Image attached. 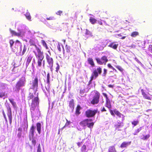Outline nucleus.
Wrapping results in <instances>:
<instances>
[{
	"instance_id": "1",
	"label": "nucleus",
	"mask_w": 152,
	"mask_h": 152,
	"mask_svg": "<svg viewBox=\"0 0 152 152\" xmlns=\"http://www.w3.org/2000/svg\"><path fill=\"white\" fill-rule=\"evenodd\" d=\"M32 46H34L35 48V49L33 50V52L37 58L36 61H35V60L34 59L33 62L36 64L37 68H40L42 66L44 58L43 52L42 51L41 49L36 45V43Z\"/></svg>"
},
{
	"instance_id": "2",
	"label": "nucleus",
	"mask_w": 152,
	"mask_h": 152,
	"mask_svg": "<svg viewBox=\"0 0 152 152\" xmlns=\"http://www.w3.org/2000/svg\"><path fill=\"white\" fill-rule=\"evenodd\" d=\"M100 93L97 91H94L92 98L89 99L90 103L94 105L98 104L100 101Z\"/></svg>"
},
{
	"instance_id": "3",
	"label": "nucleus",
	"mask_w": 152,
	"mask_h": 152,
	"mask_svg": "<svg viewBox=\"0 0 152 152\" xmlns=\"http://www.w3.org/2000/svg\"><path fill=\"white\" fill-rule=\"evenodd\" d=\"M97 113V109L94 110L88 109L85 112V115L87 118H92L94 117Z\"/></svg>"
},
{
	"instance_id": "4",
	"label": "nucleus",
	"mask_w": 152,
	"mask_h": 152,
	"mask_svg": "<svg viewBox=\"0 0 152 152\" xmlns=\"http://www.w3.org/2000/svg\"><path fill=\"white\" fill-rule=\"evenodd\" d=\"M46 58L48 64L47 66L49 67L51 70L52 71L53 64V59L49 54L47 53H46Z\"/></svg>"
},
{
	"instance_id": "5",
	"label": "nucleus",
	"mask_w": 152,
	"mask_h": 152,
	"mask_svg": "<svg viewBox=\"0 0 152 152\" xmlns=\"http://www.w3.org/2000/svg\"><path fill=\"white\" fill-rule=\"evenodd\" d=\"M102 72V68L100 67H98L96 69L93 70L91 77L95 79L99 75L101 74Z\"/></svg>"
},
{
	"instance_id": "6",
	"label": "nucleus",
	"mask_w": 152,
	"mask_h": 152,
	"mask_svg": "<svg viewBox=\"0 0 152 152\" xmlns=\"http://www.w3.org/2000/svg\"><path fill=\"white\" fill-rule=\"evenodd\" d=\"M102 72V68L100 67H98L96 69L93 70L91 77L95 79L99 75L101 74Z\"/></svg>"
},
{
	"instance_id": "7",
	"label": "nucleus",
	"mask_w": 152,
	"mask_h": 152,
	"mask_svg": "<svg viewBox=\"0 0 152 152\" xmlns=\"http://www.w3.org/2000/svg\"><path fill=\"white\" fill-rule=\"evenodd\" d=\"M97 64L100 65L106 64V63L108 61V59L106 56H102L100 59L99 58H96L95 59Z\"/></svg>"
},
{
	"instance_id": "8",
	"label": "nucleus",
	"mask_w": 152,
	"mask_h": 152,
	"mask_svg": "<svg viewBox=\"0 0 152 152\" xmlns=\"http://www.w3.org/2000/svg\"><path fill=\"white\" fill-rule=\"evenodd\" d=\"M26 80L24 78L23 79H20L17 83L15 85V88L18 91L20 89V87L24 86L25 84Z\"/></svg>"
},
{
	"instance_id": "9",
	"label": "nucleus",
	"mask_w": 152,
	"mask_h": 152,
	"mask_svg": "<svg viewBox=\"0 0 152 152\" xmlns=\"http://www.w3.org/2000/svg\"><path fill=\"white\" fill-rule=\"evenodd\" d=\"M114 112L117 116V117L116 118L117 119H119L121 118V119L122 121H124V115L121 113L119 111L115 110H114Z\"/></svg>"
},
{
	"instance_id": "10",
	"label": "nucleus",
	"mask_w": 152,
	"mask_h": 152,
	"mask_svg": "<svg viewBox=\"0 0 152 152\" xmlns=\"http://www.w3.org/2000/svg\"><path fill=\"white\" fill-rule=\"evenodd\" d=\"M47 83L48 84V85L47 87H45V88L48 91V93H50V75L49 73H48L47 74Z\"/></svg>"
},
{
	"instance_id": "11",
	"label": "nucleus",
	"mask_w": 152,
	"mask_h": 152,
	"mask_svg": "<svg viewBox=\"0 0 152 152\" xmlns=\"http://www.w3.org/2000/svg\"><path fill=\"white\" fill-rule=\"evenodd\" d=\"M32 86L33 89H37L38 87V78L37 76L35 77L34 80L32 81Z\"/></svg>"
},
{
	"instance_id": "12",
	"label": "nucleus",
	"mask_w": 152,
	"mask_h": 152,
	"mask_svg": "<svg viewBox=\"0 0 152 152\" xmlns=\"http://www.w3.org/2000/svg\"><path fill=\"white\" fill-rule=\"evenodd\" d=\"M7 115L10 120V123L11 124L12 122V117L11 108L9 106L7 107Z\"/></svg>"
},
{
	"instance_id": "13",
	"label": "nucleus",
	"mask_w": 152,
	"mask_h": 152,
	"mask_svg": "<svg viewBox=\"0 0 152 152\" xmlns=\"http://www.w3.org/2000/svg\"><path fill=\"white\" fill-rule=\"evenodd\" d=\"M141 92L144 98L149 100H151V97L145 92V91L143 89L141 90Z\"/></svg>"
},
{
	"instance_id": "14",
	"label": "nucleus",
	"mask_w": 152,
	"mask_h": 152,
	"mask_svg": "<svg viewBox=\"0 0 152 152\" xmlns=\"http://www.w3.org/2000/svg\"><path fill=\"white\" fill-rule=\"evenodd\" d=\"M39 99L38 97V93H37V97H35L32 100V103L31 104H34L36 105L37 106L39 104Z\"/></svg>"
},
{
	"instance_id": "15",
	"label": "nucleus",
	"mask_w": 152,
	"mask_h": 152,
	"mask_svg": "<svg viewBox=\"0 0 152 152\" xmlns=\"http://www.w3.org/2000/svg\"><path fill=\"white\" fill-rule=\"evenodd\" d=\"M33 58L32 56L31 55L27 56L26 61V65L27 67L30 63Z\"/></svg>"
},
{
	"instance_id": "16",
	"label": "nucleus",
	"mask_w": 152,
	"mask_h": 152,
	"mask_svg": "<svg viewBox=\"0 0 152 152\" xmlns=\"http://www.w3.org/2000/svg\"><path fill=\"white\" fill-rule=\"evenodd\" d=\"M75 104L74 102V100L73 99H72L69 103V107L71 109L72 111H73L74 108Z\"/></svg>"
},
{
	"instance_id": "17",
	"label": "nucleus",
	"mask_w": 152,
	"mask_h": 152,
	"mask_svg": "<svg viewBox=\"0 0 152 152\" xmlns=\"http://www.w3.org/2000/svg\"><path fill=\"white\" fill-rule=\"evenodd\" d=\"M87 61L88 64L91 65L92 67L95 66V65L94 62V61L92 58H88L87 59Z\"/></svg>"
},
{
	"instance_id": "18",
	"label": "nucleus",
	"mask_w": 152,
	"mask_h": 152,
	"mask_svg": "<svg viewBox=\"0 0 152 152\" xmlns=\"http://www.w3.org/2000/svg\"><path fill=\"white\" fill-rule=\"evenodd\" d=\"M35 131V127L33 125L31 127L29 130V135L33 137L34 135V132Z\"/></svg>"
},
{
	"instance_id": "19",
	"label": "nucleus",
	"mask_w": 152,
	"mask_h": 152,
	"mask_svg": "<svg viewBox=\"0 0 152 152\" xmlns=\"http://www.w3.org/2000/svg\"><path fill=\"white\" fill-rule=\"evenodd\" d=\"M131 143V142H123L121 145L120 147L121 148H126L128 145H130Z\"/></svg>"
},
{
	"instance_id": "20",
	"label": "nucleus",
	"mask_w": 152,
	"mask_h": 152,
	"mask_svg": "<svg viewBox=\"0 0 152 152\" xmlns=\"http://www.w3.org/2000/svg\"><path fill=\"white\" fill-rule=\"evenodd\" d=\"M37 130L38 134H40L41 132V125L40 123H37L36 124Z\"/></svg>"
},
{
	"instance_id": "21",
	"label": "nucleus",
	"mask_w": 152,
	"mask_h": 152,
	"mask_svg": "<svg viewBox=\"0 0 152 152\" xmlns=\"http://www.w3.org/2000/svg\"><path fill=\"white\" fill-rule=\"evenodd\" d=\"M124 126L123 123L122 122H118L114 125V127L116 129H118L120 127Z\"/></svg>"
},
{
	"instance_id": "22",
	"label": "nucleus",
	"mask_w": 152,
	"mask_h": 152,
	"mask_svg": "<svg viewBox=\"0 0 152 152\" xmlns=\"http://www.w3.org/2000/svg\"><path fill=\"white\" fill-rule=\"evenodd\" d=\"M81 108L80 105H77L76 109L75 114L77 115H78L80 113V110Z\"/></svg>"
},
{
	"instance_id": "23",
	"label": "nucleus",
	"mask_w": 152,
	"mask_h": 152,
	"mask_svg": "<svg viewBox=\"0 0 152 152\" xmlns=\"http://www.w3.org/2000/svg\"><path fill=\"white\" fill-rule=\"evenodd\" d=\"M10 31L11 33L13 35L17 36L18 37L20 36L21 35V32H20L19 33H17L15 31L12 30L11 29L10 30Z\"/></svg>"
},
{
	"instance_id": "24",
	"label": "nucleus",
	"mask_w": 152,
	"mask_h": 152,
	"mask_svg": "<svg viewBox=\"0 0 152 152\" xmlns=\"http://www.w3.org/2000/svg\"><path fill=\"white\" fill-rule=\"evenodd\" d=\"M142 128V127H140L135 129L134 132L133 133V134L134 135H137L138 133L141 130Z\"/></svg>"
},
{
	"instance_id": "25",
	"label": "nucleus",
	"mask_w": 152,
	"mask_h": 152,
	"mask_svg": "<svg viewBox=\"0 0 152 152\" xmlns=\"http://www.w3.org/2000/svg\"><path fill=\"white\" fill-rule=\"evenodd\" d=\"M105 106L109 109L111 108V105L109 99L106 100Z\"/></svg>"
},
{
	"instance_id": "26",
	"label": "nucleus",
	"mask_w": 152,
	"mask_h": 152,
	"mask_svg": "<svg viewBox=\"0 0 152 152\" xmlns=\"http://www.w3.org/2000/svg\"><path fill=\"white\" fill-rule=\"evenodd\" d=\"M80 151L82 152H87L86 145L85 144L83 145L81 147Z\"/></svg>"
},
{
	"instance_id": "27",
	"label": "nucleus",
	"mask_w": 152,
	"mask_h": 152,
	"mask_svg": "<svg viewBox=\"0 0 152 152\" xmlns=\"http://www.w3.org/2000/svg\"><path fill=\"white\" fill-rule=\"evenodd\" d=\"M139 35V33L137 31H133L131 33V36L133 37H135Z\"/></svg>"
},
{
	"instance_id": "28",
	"label": "nucleus",
	"mask_w": 152,
	"mask_h": 152,
	"mask_svg": "<svg viewBox=\"0 0 152 152\" xmlns=\"http://www.w3.org/2000/svg\"><path fill=\"white\" fill-rule=\"evenodd\" d=\"M86 119H84L80 122V125L82 126H86Z\"/></svg>"
},
{
	"instance_id": "29",
	"label": "nucleus",
	"mask_w": 152,
	"mask_h": 152,
	"mask_svg": "<svg viewBox=\"0 0 152 152\" xmlns=\"http://www.w3.org/2000/svg\"><path fill=\"white\" fill-rule=\"evenodd\" d=\"M109 152H116L115 148L114 146L110 147L108 149Z\"/></svg>"
},
{
	"instance_id": "30",
	"label": "nucleus",
	"mask_w": 152,
	"mask_h": 152,
	"mask_svg": "<svg viewBox=\"0 0 152 152\" xmlns=\"http://www.w3.org/2000/svg\"><path fill=\"white\" fill-rule=\"evenodd\" d=\"M89 21L92 24H94L96 23L97 20L92 17H91L89 19Z\"/></svg>"
},
{
	"instance_id": "31",
	"label": "nucleus",
	"mask_w": 152,
	"mask_h": 152,
	"mask_svg": "<svg viewBox=\"0 0 152 152\" xmlns=\"http://www.w3.org/2000/svg\"><path fill=\"white\" fill-rule=\"evenodd\" d=\"M37 106L36 105L31 104V107L30 109L31 112H32L35 110L36 107Z\"/></svg>"
},
{
	"instance_id": "32",
	"label": "nucleus",
	"mask_w": 152,
	"mask_h": 152,
	"mask_svg": "<svg viewBox=\"0 0 152 152\" xmlns=\"http://www.w3.org/2000/svg\"><path fill=\"white\" fill-rule=\"evenodd\" d=\"M25 15L27 19L29 20H31V17L30 13L28 12H27Z\"/></svg>"
},
{
	"instance_id": "33",
	"label": "nucleus",
	"mask_w": 152,
	"mask_h": 152,
	"mask_svg": "<svg viewBox=\"0 0 152 152\" xmlns=\"http://www.w3.org/2000/svg\"><path fill=\"white\" fill-rule=\"evenodd\" d=\"M9 100L11 103L12 104L13 106L14 107H16V102L13 101V99H9Z\"/></svg>"
},
{
	"instance_id": "34",
	"label": "nucleus",
	"mask_w": 152,
	"mask_h": 152,
	"mask_svg": "<svg viewBox=\"0 0 152 152\" xmlns=\"http://www.w3.org/2000/svg\"><path fill=\"white\" fill-rule=\"evenodd\" d=\"M139 123V121L137 120L136 121L134 120L131 122L132 124L134 126L133 127L137 125Z\"/></svg>"
},
{
	"instance_id": "35",
	"label": "nucleus",
	"mask_w": 152,
	"mask_h": 152,
	"mask_svg": "<svg viewBox=\"0 0 152 152\" xmlns=\"http://www.w3.org/2000/svg\"><path fill=\"white\" fill-rule=\"evenodd\" d=\"M43 46L45 47L46 49H48V47L47 45L45 42V41L44 40H42L41 42Z\"/></svg>"
},
{
	"instance_id": "36",
	"label": "nucleus",
	"mask_w": 152,
	"mask_h": 152,
	"mask_svg": "<svg viewBox=\"0 0 152 152\" xmlns=\"http://www.w3.org/2000/svg\"><path fill=\"white\" fill-rule=\"evenodd\" d=\"M150 137L149 134H148L145 136L143 135V137L141 138V139L143 140H145L148 139Z\"/></svg>"
},
{
	"instance_id": "37",
	"label": "nucleus",
	"mask_w": 152,
	"mask_h": 152,
	"mask_svg": "<svg viewBox=\"0 0 152 152\" xmlns=\"http://www.w3.org/2000/svg\"><path fill=\"white\" fill-rule=\"evenodd\" d=\"M26 46L25 45H23V50L22 51L21 53V55H23L25 54V52H26Z\"/></svg>"
},
{
	"instance_id": "38",
	"label": "nucleus",
	"mask_w": 152,
	"mask_h": 152,
	"mask_svg": "<svg viewBox=\"0 0 152 152\" xmlns=\"http://www.w3.org/2000/svg\"><path fill=\"white\" fill-rule=\"evenodd\" d=\"M12 51L16 53H17L18 51V46L17 45V46H15L14 48H12Z\"/></svg>"
},
{
	"instance_id": "39",
	"label": "nucleus",
	"mask_w": 152,
	"mask_h": 152,
	"mask_svg": "<svg viewBox=\"0 0 152 152\" xmlns=\"http://www.w3.org/2000/svg\"><path fill=\"white\" fill-rule=\"evenodd\" d=\"M115 67L119 70L121 72H123L124 69L121 66H115Z\"/></svg>"
},
{
	"instance_id": "40",
	"label": "nucleus",
	"mask_w": 152,
	"mask_h": 152,
	"mask_svg": "<svg viewBox=\"0 0 152 152\" xmlns=\"http://www.w3.org/2000/svg\"><path fill=\"white\" fill-rule=\"evenodd\" d=\"M29 42L30 46H32L36 43L34 41L33 39H30L29 41Z\"/></svg>"
},
{
	"instance_id": "41",
	"label": "nucleus",
	"mask_w": 152,
	"mask_h": 152,
	"mask_svg": "<svg viewBox=\"0 0 152 152\" xmlns=\"http://www.w3.org/2000/svg\"><path fill=\"white\" fill-rule=\"evenodd\" d=\"M66 123L64 126L62 128V129L64 128L65 126H67L70 124L71 122L70 121H68L67 119H66Z\"/></svg>"
},
{
	"instance_id": "42",
	"label": "nucleus",
	"mask_w": 152,
	"mask_h": 152,
	"mask_svg": "<svg viewBox=\"0 0 152 152\" xmlns=\"http://www.w3.org/2000/svg\"><path fill=\"white\" fill-rule=\"evenodd\" d=\"M31 142L32 144L34 146H35L36 145V140L34 138H33L31 140Z\"/></svg>"
},
{
	"instance_id": "43",
	"label": "nucleus",
	"mask_w": 152,
	"mask_h": 152,
	"mask_svg": "<svg viewBox=\"0 0 152 152\" xmlns=\"http://www.w3.org/2000/svg\"><path fill=\"white\" fill-rule=\"evenodd\" d=\"M92 121V119L91 118L90 119H86V126H88V125L89 122H91Z\"/></svg>"
},
{
	"instance_id": "44",
	"label": "nucleus",
	"mask_w": 152,
	"mask_h": 152,
	"mask_svg": "<svg viewBox=\"0 0 152 152\" xmlns=\"http://www.w3.org/2000/svg\"><path fill=\"white\" fill-rule=\"evenodd\" d=\"M94 123L93 122L90 123L88 125V127L90 128H92L94 125Z\"/></svg>"
},
{
	"instance_id": "45",
	"label": "nucleus",
	"mask_w": 152,
	"mask_h": 152,
	"mask_svg": "<svg viewBox=\"0 0 152 152\" xmlns=\"http://www.w3.org/2000/svg\"><path fill=\"white\" fill-rule=\"evenodd\" d=\"M85 34L86 35H91V33L87 29H86Z\"/></svg>"
},
{
	"instance_id": "46",
	"label": "nucleus",
	"mask_w": 152,
	"mask_h": 152,
	"mask_svg": "<svg viewBox=\"0 0 152 152\" xmlns=\"http://www.w3.org/2000/svg\"><path fill=\"white\" fill-rule=\"evenodd\" d=\"M9 42L10 45V47L11 48H12V46L14 43V42L12 39H11L10 40Z\"/></svg>"
},
{
	"instance_id": "47",
	"label": "nucleus",
	"mask_w": 152,
	"mask_h": 152,
	"mask_svg": "<svg viewBox=\"0 0 152 152\" xmlns=\"http://www.w3.org/2000/svg\"><path fill=\"white\" fill-rule=\"evenodd\" d=\"M34 97V95L33 94L31 93L29 94V96L28 98L29 99H33Z\"/></svg>"
},
{
	"instance_id": "48",
	"label": "nucleus",
	"mask_w": 152,
	"mask_h": 152,
	"mask_svg": "<svg viewBox=\"0 0 152 152\" xmlns=\"http://www.w3.org/2000/svg\"><path fill=\"white\" fill-rule=\"evenodd\" d=\"M107 70L106 69H103V73L102 74L103 76L105 77L107 73Z\"/></svg>"
},
{
	"instance_id": "49",
	"label": "nucleus",
	"mask_w": 152,
	"mask_h": 152,
	"mask_svg": "<svg viewBox=\"0 0 152 152\" xmlns=\"http://www.w3.org/2000/svg\"><path fill=\"white\" fill-rule=\"evenodd\" d=\"M107 66L108 67L111 68L114 70H115V72H116V70L110 64H107Z\"/></svg>"
},
{
	"instance_id": "50",
	"label": "nucleus",
	"mask_w": 152,
	"mask_h": 152,
	"mask_svg": "<svg viewBox=\"0 0 152 152\" xmlns=\"http://www.w3.org/2000/svg\"><path fill=\"white\" fill-rule=\"evenodd\" d=\"M65 48L66 50V51L67 52L69 53L70 52V48L67 45H66Z\"/></svg>"
},
{
	"instance_id": "51",
	"label": "nucleus",
	"mask_w": 152,
	"mask_h": 152,
	"mask_svg": "<svg viewBox=\"0 0 152 152\" xmlns=\"http://www.w3.org/2000/svg\"><path fill=\"white\" fill-rule=\"evenodd\" d=\"M37 152H41L40 144H39L38 146Z\"/></svg>"
},
{
	"instance_id": "52",
	"label": "nucleus",
	"mask_w": 152,
	"mask_h": 152,
	"mask_svg": "<svg viewBox=\"0 0 152 152\" xmlns=\"http://www.w3.org/2000/svg\"><path fill=\"white\" fill-rule=\"evenodd\" d=\"M62 11L61 10H59L56 13V14L57 15L60 16L61 15V14H62Z\"/></svg>"
},
{
	"instance_id": "53",
	"label": "nucleus",
	"mask_w": 152,
	"mask_h": 152,
	"mask_svg": "<svg viewBox=\"0 0 152 152\" xmlns=\"http://www.w3.org/2000/svg\"><path fill=\"white\" fill-rule=\"evenodd\" d=\"M46 19L48 20H52L54 19V17L53 16H50L47 18Z\"/></svg>"
},
{
	"instance_id": "54",
	"label": "nucleus",
	"mask_w": 152,
	"mask_h": 152,
	"mask_svg": "<svg viewBox=\"0 0 152 152\" xmlns=\"http://www.w3.org/2000/svg\"><path fill=\"white\" fill-rule=\"evenodd\" d=\"M102 94L106 98V100L109 99L106 94L103 93Z\"/></svg>"
},
{
	"instance_id": "55",
	"label": "nucleus",
	"mask_w": 152,
	"mask_h": 152,
	"mask_svg": "<svg viewBox=\"0 0 152 152\" xmlns=\"http://www.w3.org/2000/svg\"><path fill=\"white\" fill-rule=\"evenodd\" d=\"M94 79V78H93V77H90V80L89 81V82H88V85H90L91 84V81H92Z\"/></svg>"
},
{
	"instance_id": "56",
	"label": "nucleus",
	"mask_w": 152,
	"mask_h": 152,
	"mask_svg": "<svg viewBox=\"0 0 152 152\" xmlns=\"http://www.w3.org/2000/svg\"><path fill=\"white\" fill-rule=\"evenodd\" d=\"M57 66L56 68V71L58 72L60 66L58 64H57Z\"/></svg>"
},
{
	"instance_id": "57",
	"label": "nucleus",
	"mask_w": 152,
	"mask_h": 152,
	"mask_svg": "<svg viewBox=\"0 0 152 152\" xmlns=\"http://www.w3.org/2000/svg\"><path fill=\"white\" fill-rule=\"evenodd\" d=\"M118 46V44H115L113 45V46L112 47V48L114 49H116Z\"/></svg>"
},
{
	"instance_id": "58",
	"label": "nucleus",
	"mask_w": 152,
	"mask_h": 152,
	"mask_svg": "<svg viewBox=\"0 0 152 152\" xmlns=\"http://www.w3.org/2000/svg\"><path fill=\"white\" fill-rule=\"evenodd\" d=\"M80 93L81 94H84L85 92V89H81L80 90Z\"/></svg>"
},
{
	"instance_id": "59",
	"label": "nucleus",
	"mask_w": 152,
	"mask_h": 152,
	"mask_svg": "<svg viewBox=\"0 0 152 152\" xmlns=\"http://www.w3.org/2000/svg\"><path fill=\"white\" fill-rule=\"evenodd\" d=\"M98 23L100 25H102L103 24L102 20L101 19H100V20H98Z\"/></svg>"
},
{
	"instance_id": "60",
	"label": "nucleus",
	"mask_w": 152,
	"mask_h": 152,
	"mask_svg": "<svg viewBox=\"0 0 152 152\" xmlns=\"http://www.w3.org/2000/svg\"><path fill=\"white\" fill-rule=\"evenodd\" d=\"M110 113L113 116H115V114H114V113L113 111L112 110H110Z\"/></svg>"
},
{
	"instance_id": "61",
	"label": "nucleus",
	"mask_w": 152,
	"mask_h": 152,
	"mask_svg": "<svg viewBox=\"0 0 152 152\" xmlns=\"http://www.w3.org/2000/svg\"><path fill=\"white\" fill-rule=\"evenodd\" d=\"M129 47L130 48H135L136 47V45H134L132 44L129 46Z\"/></svg>"
},
{
	"instance_id": "62",
	"label": "nucleus",
	"mask_w": 152,
	"mask_h": 152,
	"mask_svg": "<svg viewBox=\"0 0 152 152\" xmlns=\"http://www.w3.org/2000/svg\"><path fill=\"white\" fill-rule=\"evenodd\" d=\"M3 113L4 117V118L5 119V120L6 121H7V119L6 117V115L5 114V113L3 110Z\"/></svg>"
},
{
	"instance_id": "63",
	"label": "nucleus",
	"mask_w": 152,
	"mask_h": 152,
	"mask_svg": "<svg viewBox=\"0 0 152 152\" xmlns=\"http://www.w3.org/2000/svg\"><path fill=\"white\" fill-rule=\"evenodd\" d=\"M113 42H112V43H110V44L109 45H108V47L112 48V47H113Z\"/></svg>"
},
{
	"instance_id": "64",
	"label": "nucleus",
	"mask_w": 152,
	"mask_h": 152,
	"mask_svg": "<svg viewBox=\"0 0 152 152\" xmlns=\"http://www.w3.org/2000/svg\"><path fill=\"white\" fill-rule=\"evenodd\" d=\"M57 48L59 51H61V48L59 44H58L57 46Z\"/></svg>"
}]
</instances>
